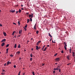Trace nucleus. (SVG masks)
<instances>
[{"mask_svg": "<svg viewBox=\"0 0 75 75\" xmlns=\"http://www.w3.org/2000/svg\"><path fill=\"white\" fill-rule=\"evenodd\" d=\"M60 60V58L59 57L56 58L55 59V61L57 62H59Z\"/></svg>", "mask_w": 75, "mask_h": 75, "instance_id": "obj_1", "label": "nucleus"}, {"mask_svg": "<svg viewBox=\"0 0 75 75\" xmlns=\"http://www.w3.org/2000/svg\"><path fill=\"white\" fill-rule=\"evenodd\" d=\"M10 12L12 13H13L14 12H15V10H12L10 11Z\"/></svg>", "mask_w": 75, "mask_h": 75, "instance_id": "obj_2", "label": "nucleus"}, {"mask_svg": "<svg viewBox=\"0 0 75 75\" xmlns=\"http://www.w3.org/2000/svg\"><path fill=\"white\" fill-rule=\"evenodd\" d=\"M11 64V62H9V61H8V62H7V65H8L9 64Z\"/></svg>", "mask_w": 75, "mask_h": 75, "instance_id": "obj_3", "label": "nucleus"}, {"mask_svg": "<svg viewBox=\"0 0 75 75\" xmlns=\"http://www.w3.org/2000/svg\"><path fill=\"white\" fill-rule=\"evenodd\" d=\"M60 68V67L58 66V67H57L56 69V70L57 71L59 70Z\"/></svg>", "mask_w": 75, "mask_h": 75, "instance_id": "obj_4", "label": "nucleus"}, {"mask_svg": "<svg viewBox=\"0 0 75 75\" xmlns=\"http://www.w3.org/2000/svg\"><path fill=\"white\" fill-rule=\"evenodd\" d=\"M6 40V39H3L1 41V42H5Z\"/></svg>", "mask_w": 75, "mask_h": 75, "instance_id": "obj_5", "label": "nucleus"}, {"mask_svg": "<svg viewBox=\"0 0 75 75\" xmlns=\"http://www.w3.org/2000/svg\"><path fill=\"white\" fill-rule=\"evenodd\" d=\"M69 58H70V56L69 55H67V58L68 60H69V59H70Z\"/></svg>", "mask_w": 75, "mask_h": 75, "instance_id": "obj_6", "label": "nucleus"}, {"mask_svg": "<svg viewBox=\"0 0 75 75\" xmlns=\"http://www.w3.org/2000/svg\"><path fill=\"white\" fill-rule=\"evenodd\" d=\"M16 53V54H18V55H19L20 53V52L18 51Z\"/></svg>", "mask_w": 75, "mask_h": 75, "instance_id": "obj_7", "label": "nucleus"}, {"mask_svg": "<svg viewBox=\"0 0 75 75\" xmlns=\"http://www.w3.org/2000/svg\"><path fill=\"white\" fill-rule=\"evenodd\" d=\"M22 32V30H20L19 31V34H21V33Z\"/></svg>", "mask_w": 75, "mask_h": 75, "instance_id": "obj_8", "label": "nucleus"}, {"mask_svg": "<svg viewBox=\"0 0 75 75\" xmlns=\"http://www.w3.org/2000/svg\"><path fill=\"white\" fill-rule=\"evenodd\" d=\"M5 45V43H4V42L3 43H2L1 44V46L2 47H3L4 45Z\"/></svg>", "mask_w": 75, "mask_h": 75, "instance_id": "obj_9", "label": "nucleus"}, {"mask_svg": "<svg viewBox=\"0 0 75 75\" xmlns=\"http://www.w3.org/2000/svg\"><path fill=\"white\" fill-rule=\"evenodd\" d=\"M3 34H4V36H6V32L3 33Z\"/></svg>", "mask_w": 75, "mask_h": 75, "instance_id": "obj_10", "label": "nucleus"}, {"mask_svg": "<svg viewBox=\"0 0 75 75\" xmlns=\"http://www.w3.org/2000/svg\"><path fill=\"white\" fill-rule=\"evenodd\" d=\"M36 50H38V49H39V48L38 47V46H36Z\"/></svg>", "mask_w": 75, "mask_h": 75, "instance_id": "obj_11", "label": "nucleus"}, {"mask_svg": "<svg viewBox=\"0 0 75 75\" xmlns=\"http://www.w3.org/2000/svg\"><path fill=\"white\" fill-rule=\"evenodd\" d=\"M36 24H35L34 26V29H36Z\"/></svg>", "mask_w": 75, "mask_h": 75, "instance_id": "obj_12", "label": "nucleus"}, {"mask_svg": "<svg viewBox=\"0 0 75 75\" xmlns=\"http://www.w3.org/2000/svg\"><path fill=\"white\" fill-rule=\"evenodd\" d=\"M72 56L73 57H74L75 56V55H74V54L75 53L74 52H72Z\"/></svg>", "mask_w": 75, "mask_h": 75, "instance_id": "obj_13", "label": "nucleus"}, {"mask_svg": "<svg viewBox=\"0 0 75 75\" xmlns=\"http://www.w3.org/2000/svg\"><path fill=\"white\" fill-rule=\"evenodd\" d=\"M17 47V44H15L14 45V48H16Z\"/></svg>", "mask_w": 75, "mask_h": 75, "instance_id": "obj_14", "label": "nucleus"}, {"mask_svg": "<svg viewBox=\"0 0 75 75\" xmlns=\"http://www.w3.org/2000/svg\"><path fill=\"white\" fill-rule=\"evenodd\" d=\"M49 35L50 37V38H52V36H51V35L50 34V33H49Z\"/></svg>", "mask_w": 75, "mask_h": 75, "instance_id": "obj_15", "label": "nucleus"}, {"mask_svg": "<svg viewBox=\"0 0 75 75\" xmlns=\"http://www.w3.org/2000/svg\"><path fill=\"white\" fill-rule=\"evenodd\" d=\"M30 21L32 22V19L31 18H30Z\"/></svg>", "mask_w": 75, "mask_h": 75, "instance_id": "obj_16", "label": "nucleus"}, {"mask_svg": "<svg viewBox=\"0 0 75 75\" xmlns=\"http://www.w3.org/2000/svg\"><path fill=\"white\" fill-rule=\"evenodd\" d=\"M29 22H30V21H29V19H27V23H28Z\"/></svg>", "mask_w": 75, "mask_h": 75, "instance_id": "obj_17", "label": "nucleus"}, {"mask_svg": "<svg viewBox=\"0 0 75 75\" xmlns=\"http://www.w3.org/2000/svg\"><path fill=\"white\" fill-rule=\"evenodd\" d=\"M9 46V44H7V45L6 46V47H8Z\"/></svg>", "mask_w": 75, "mask_h": 75, "instance_id": "obj_18", "label": "nucleus"}, {"mask_svg": "<svg viewBox=\"0 0 75 75\" xmlns=\"http://www.w3.org/2000/svg\"><path fill=\"white\" fill-rule=\"evenodd\" d=\"M18 12L20 13L21 12V9H19V11H18Z\"/></svg>", "mask_w": 75, "mask_h": 75, "instance_id": "obj_19", "label": "nucleus"}, {"mask_svg": "<svg viewBox=\"0 0 75 75\" xmlns=\"http://www.w3.org/2000/svg\"><path fill=\"white\" fill-rule=\"evenodd\" d=\"M32 16V13L31 15H29V17L30 18V17H31Z\"/></svg>", "mask_w": 75, "mask_h": 75, "instance_id": "obj_20", "label": "nucleus"}, {"mask_svg": "<svg viewBox=\"0 0 75 75\" xmlns=\"http://www.w3.org/2000/svg\"><path fill=\"white\" fill-rule=\"evenodd\" d=\"M45 45H44L43 47V48L42 49V50H43V49H44V48L45 47Z\"/></svg>", "mask_w": 75, "mask_h": 75, "instance_id": "obj_21", "label": "nucleus"}, {"mask_svg": "<svg viewBox=\"0 0 75 75\" xmlns=\"http://www.w3.org/2000/svg\"><path fill=\"white\" fill-rule=\"evenodd\" d=\"M27 24H26L25 26V28H27Z\"/></svg>", "mask_w": 75, "mask_h": 75, "instance_id": "obj_22", "label": "nucleus"}, {"mask_svg": "<svg viewBox=\"0 0 75 75\" xmlns=\"http://www.w3.org/2000/svg\"><path fill=\"white\" fill-rule=\"evenodd\" d=\"M15 33V31H13V32L12 33V35H14Z\"/></svg>", "mask_w": 75, "mask_h": 75, "instance_id": "obj_23", "label": "nucleus"}, {"mask_svg": "<svg viewBox=\"0 0 75 75\" xmlns=\"http://www.w3.org/2000/svg\"><path fill=\"white\" fill-rule=\"evenodd\" d=\"M21 47V46L20 45H19L18 46V48H20Z\"/></svg>", "mask_w": 75, "mask_h": 75, "instance_id": "obj_24", "label": "nucleus"}, {"mask_svg": "<svg viewBox=\"0 0 75 75\" xmlns=\"http://www.w3.org/2000/svg\"><path fill=\"white\" fill-rule=\"evenodd\" d=\"M33 17V13H32V16H31V17L30 18H32Z\"/></svg>", "mask_w": 75, "mask_h": 75, "instance_id": "obj_25", "label": "nucleus"}, {"mask_svg": "<svg viewBox=\"0 0 75 75\" xmlns=\"http://www.w3.org/2000/svg\"><path fill=\"white\" fill-rule=\"evenodd\" d=\"M32 74L33 75H35V73L34 72H32Z\"/></svg>", "mask_w": 75, "mask_h": 75, "instance_id": "obj_26", "label": "nucleus"}, {"mask_svg": "<svg viewBox=\"0 0 75 75\" xmlns=\"http://www.w3.org/2000/svg\"><path fill=\"white\" fill-rule=\"evenodd\" d=\"M38 33H39L38 30H37V31H36V34H38Z\"/></svg>", "mask_w": 75, "mask_h": 75, "instance_id": "obj_27", "label": "nucleus"}, {"mask_svg": "<svg viewBox=\"0 0 75 75\" xmlns=\"http://www.w3.org/2000/svg\"><path fill=\"white\" fill-rule=\"evenodd\" d=\"M57 55V53H56V54H55L54 55V56H56Z\"/></svg>", "mask_w": 75, "mask_h": 75, "instance_id": "obj_28", "label": "nucleus"}, {"mask_svg": "<svg viewBox=\"0 0 75 75\" xmlns=\"http://www.w3.org/2000/svg\"><path fill=\"white\" fill-rule=\"evenodd\" d=\"M18 25H19L20 24V22L18 21Z\"/></svg>", "mask_w": 75, "mask_h": 75, "instance_id": "obj_29", "label": "nucleus"}, {"mask_svg": "<svg viewBox=\"0 0 75 75\" xmlns=\"http://www.w3.org/2000/svg\"><path fill=\"white\" fill-rule=\"evenodd\" d=\"M30 56L31 57H33V55H32L31 53L30 54Z\"/></svg>", "mask_w": 75, "mask_h": 75, "instance_id": "obj_30", "label": "nucleus"}, {"mask_svg": "<svg viewBox=\"0 0 75 75\" xmlns=\"http://www.w3.org/2000/svg\"><path fill=\"white\" fill-rule=\"evenodd\" d=\"M5 74V73H1V75H4Z\"/></svg>", "mask_w": 75, "mask_h": 75, "instance_id": "obj_31", "label": "nucleus"}, {"mask_svg": "<svg viewBox=\"0 0 75 75\" xmlns=\"http://www.w3.org/2000/svg\"><path fill=\"white\" fill-rule=\"evenodd\" d=\"M13 67L14 68H16V65H14V66H13Z\"/></svg>", "mask_w": 75, "mask_h": 75, "instance_id": "obj_32", "label": "nucleus"}, {"mask_svg": "<svg viewBox=\"0 0 75 75\" xmlns=\"http://www.w3.org/2000/svg\"><path fill=\"white\" fill-rule=\"evenodd\" d=\"M71 64V63H68V64H67V66H69V64Z\"/></svg>", "mask_w": 75, "mask_h": 75, "instance_id": "obj_33", "label": "nucleus"}, {"mask_svg": "<svg viewBox=\"0 0 75 75\" xmlns=\"http://www.w3.org/2000/svg\"><path fill=\"white\" fill-rule=\"evenodd\" d=\"M24 29H25V31H26L27 30V29L26 28H24Z\"/></svg>", "mask_w": 75, "mask_h": 75, "instance_id": "obj_34", "label": "nucleus"}, {"mask_svg": "<svg viewBox=\"0 0 75 75\" xmlns=\"http://www.w3.org/2000/svg\"><path fill=\"white\" fill-rule=\"evenodd\" d=\"M32 59H33L32 58H30V61H32Z\"/></svg>", "mask_w": 75, "mask_h": 75, "instance_id": "obj_35", "label": "nucleus"}, {"mask_svg": "<svg viewBox=\"0 0 75 75\" xmlns=\"http://www.w3.org/2000/svg\"><path fill=\"white\" fill-rule=\"evenodd\" d=\"M41 42V41H38V43L39 44L40 43V42Z\"/></svg>", "mask_w": 75, "mask_h": 75, "instance_id": "obj_36", "label": "nucleus"}, {"mask_svg": "<svg viewBox=\"0 0 75 75\" xmlns=\"http://www.w3.org/2000/svg\"><path fill=\"white\" fill-rule=\"evenodd\" d=\"M47 48V47H46V48H45V49L44 50H43L44 51H45L46 50V49Z\"/></svg>", "mask_w": 75, "mask_h": 75, "instance_id": "obj_37", "label": "nucleus"}, {"mask_svg": "<svg viewBox=\"0 0 75 75\" xmlns=\"http://www.w3.org/2000/svg\"><path fill=\"white\" fill-rule=\"evenodd\" d=\"M64 45H65L66 44V43L65 42H64Z\"/></svg>", "mask_w": 75, "mask_h": 75, "instance_id": "obj_38", "label": "nucleus"}, {"mask_svg": "<svg viewBox=\"0 0 75 75\" xmlns=\"http://www.w3.org/2000/svg\"><path fill=\"white\" fill-rule=\"evenodd\" d=\"M10 56L11 57H13V54H11L10 55Z\"/></svg>", "mask_w": 75, "mask_h": 75, "instance_id": "obj_39", "label": "nucleus"}, {"mask_svg": "<svg viewBox=\"0 0 75 75\" xmlns=\"http://www.w3.org/2000/svg\"><path fill=\"white\" fill-rule=\"evenodd\" d=\"M39 45V44L38 43V42H37V43H36V45Z\"/></svg>", "mask_w": 75, "mask_h": 75, "instance_id": "obj_40", "label": "nucleus"}, {"mask_svg": "<svg viewBox=\"0 0 75 75\" xmlns=\"http://www.w3.org/2000/svg\"><path fill=\"white\" fill-rule=\"evenodd\" d=\"M64 47L65 49V50H67V48L66 47H65V46H64Z\"/></svg>", "mask_w": 75, "mask_h": 75, "instance_id": "obj_41", "label": "nucleus"}, {"mask_svg": "<svg viewBox=\"0 0 75 75\" xmlns=\"http://www.w3.org/2000/svg\"><path fill=\"white\" fill-rule=\"evenodd\" d=\"M61 53H64V51H63V50H62L61 51Z\"/></svg>", "mask_w": 75, "mask_h": 75, "instance_id": "obj_42", "label": "nucleus"}, {"mask_svg": "<svg viewBox=\"0 0 75 75\" xmlns=\"http://www.w3.org/2000/svg\"><path fill=\"white\" fill-rule=\"evenodd\" d=\"M8 50H9V48H7V49H6V51H8Z\"/></svg>", "mask_w": 75, "mask_h": 75, "instance_id": "obj_43", "label": "nucleus"}, {"mask_svg": "<svg viewBox=\"0 0 75 75\" xmlns=\"http://www.w3.org/2000/svg\"><path fill=\"white\" fill-rule=\"evenodd\" d=\"M53 70H56V68H54Z\"/></svg>", "mask_w": 75, "mask_h": 75, "instance_id": "obj_44", "label": "nucleus"}, {"mask_svg": "<svg viewBox=\"0 0 75 75\" xmlns=\"http://www.w3.org/2000/svg\"><path fill=\"white\" fill-rule=\"evenodd\" d=\"M52 42L53 43H56V42H53V41L52 40Z\"/></svg>", "mask_w": 75, "mask_h": 75, "instance_id": "obj_45", "label": "nucleus"}, {"mask_svg": "<svg viewBox=\"0 0 75 75\" xmlns=\"http://www.w3.org/2000/svg\"><path fill=\"white\" fill-rule=\"evenodd\" d=\"M26 14L27 15L29 14V13H26Z\"/></svg>", "mask_w": 75, "mask_h": 75, "instance_id": "obj_46", "label": "nucleus"}, {"mask_svg": "<svg viewBox=\"0 0 75 75\" xmlns=\"http://www.w3.org/2000/svg\"><path fill=\"white\" fill-rule=\"evenodd\" d=\"M0 26H2V25L1 24H0Z\"/></svg>", "mask_w": 75, "mask_h": 75, "instance_id": "obj_47", "label": "nucleus"}, {"mask_svg": "<svg viewBox=\"0 0 75 75\" xmlns=\"http://www.w3.org/2000/svg\"><path fill=\"white\" fill-rule=\"evenodd\" d=\"M13 23L15 25H16V23Z\"/></svg>", "mask_w": 75, "mask_h": 75, "instance_id": "obj_48", "label": "nucleus"}, {"mask_svg": "<svg viewBox=\"0 0 75 75\" xmlns=\"http://www.w3.org/2000/svg\"><path fill=\"white\" fill-rule=\"evenodd\" d=\"M25 75V73H23V74L22 75Z\"/></svg>", "mask_w": 75, "mask_h": 75, "instance_id": "obj_49", "label": "nucleus"}, {"mask_svg": "<svg viewBox=\"0 0 75 75\" xmlns=\"http://www.w3.org/2000/svg\"><path fill=\"white\" fill-rule=\"evenodd\" d=\"M5 71V70H2V71L3 72H4Z\"/></svg>", "mask_w": 75, "mask_h": 75, "instance_id": "obj_50", "label": "nucleus"}, {"mask_svg": "<svg viewBox=\"0 0 75 75\" xmlns=\"http://www.w3.org/2000/svg\"><path fill=\"white\" fill-rule=\"evenodd\" d=\"M47 47H50V45H47Z\"/></svg>", "mask_w": 75, "mask_h": 75, "instance_id": "obj_51", "label": "nucleus"}, {"mask_svg": "<svg viewBox=\"0 0 75 75\" xmlns=\"http://www.w3.org/2000/svg\"><path fill=\"white\" fill-rule=\"evenodd\" d=\"M55 73V71H53V73L54 74V73Z\"/></svg>", "mask_w": 75, "mask_h": 75, "instance_id": "obj_52", "label": "nucleus"}, {"mask_svg": "<svg viewBox=\"0 0 75 75\" xmlns=\"http://www.w3.org/2000/svg\"><path fill=\"white\" fill-rule=\"evenodd\" d=\"M45 64H42V66H43Z\"/></svg>", "mask_w": 75, "mask_h": 75, "instance_id": "obj_53", "label": "nucleus"}, {"mask_svg": "<svg viewBox=\"0 0 75 75\" xmlns=\"http://www.w3.org/2000/svg\"><path fill=\"white\" fill-rule=\"evenodd\" d=\"M65 47H67V44H66V45H65V46H64Z\"/></svg>", "mask_w": 75, "mask_h": 75, "instance_id": "obj_54", "label": "nucleus"}, {"mask_svg": "<svg viewBox=\"0 0 75 75\" xmlns=\"http://www.w3.org/2000/svg\"><path fill=\"white\" fill-rule=\"evenodd\" d=\"M8 51H6V54H8Z\"/></svg>", "mask_w": 75, "mask_h": 75, "instance_id": "obj_55", "label": "nucleus"}, {"mask_svg": "<svg viewBox=\"0 0 75 75\" xmlns=\"http://www.w3.org/2000/svg\"><path fill=\"white\" fill-rule=\"evenodd\" d=\"M6 65V63H5V64H4V66H5Z\"/></svg>", "mask_w": 75, "mask_h": 75, "instance_id": "obj_56", "label": "nucleus"}, {"mask_svg": "<svg viewBox=\"0 0 75 75\" xmlns=\"http://www.w3.org/2000/svg\"><path fill=\"white\" fill-rule=\"evenodd\" d=\"M52 40V38H51V39L50 40V41H51V40Z\"/></svg>", "mask_w": 75, "mask_h": 75, "instance_id": "obj_57", "label": "nucleus"}, {"mask_svg": "<svg viewBox=\"0 0 75 75\" xmlns=\"http://www.w3.org/2000/svg\"><path fill=\"white\" fill-rule=\"evenodd\" d=\"M60 71H61V69H59V72H60Z\"/></svg>", "mask_w": 75, "mask_h": 75, "instance_id": "obj_58", "label": "nucleus"}, {"mask_svg": "<svg viewBox=\"0 0 75 75\" xmlns=\"http://www.w3.org/2000/svg\"><path fill=\"white\" fill-rule=\"evenodd\" d=\"M21 57H20V58H19V60H21Z\"/></svg>", "mask_w": 75, "mask_h": 75, "instance_id": "obj_59", "label": "nucleus"}, {"mask_svg": "<svg viewBox=\"0 0 75 75\" xmlns=\"http://www.w3.org/2000/svg\"><path fill=\"white\" fill-rule=\"evenodd\" d=\"M18 13V11H16V13L17 14V13Z\"/></svg>", "mask_w": 75, "mask_h": 75, "instance_id": "obj_60", "label": "nucleus"}, {"mask_svg": "<svg viewBox=\"0 0 75 75\" xmlns=\"http://www.w3.org/2000/svg\"><path fill=\"white\" fill-rule=\"evenodd\" d=\"M21 36V35H19L18 36V37H20Z\"/></svg>", "mask_w": 75, "mask_h": 75, "instance_id": "obj_61", "label": "nucleus"}, {"mask_svg": "<svg viewBox=\"0 0 75 75\" xmlns=\"http://www.w3.org/2000/svg\"><path fill=\"white\" fill-rule=\"evenodd\" d=\"M71 49H69V51H71Z\"/></svg>", "mask_w": 75, "mask_h": 75, "instance_id": "obj_62", "label": "nucleus"}, {"mask_svg": "<svg viewBox=\"0 0 75 75\" xmlns=\"http://www.w3.org/2000/svg\"><path fill=\"white\" fill-rule=\"evenodd\" d=\"M71 51H69V53H71Z\"/></svg>", "mask_w": 75, "mask_h": 75, "instance_id": "obj_63", "label": "nucleus"}, {"mask_svg": "<svg viewBox=\"0 0 75 75\" xmlns=\"http://www.w3.org/2000/svg\"><path fill=\"white\" fill-rule=\"evenodd\" d=\"M18 75H20V74L18 73Z\"/></svg>", "mask_w": 75, "mask_h": 75, "instance_id": "obj_64", "label": "nucleus"}]
</instances>
